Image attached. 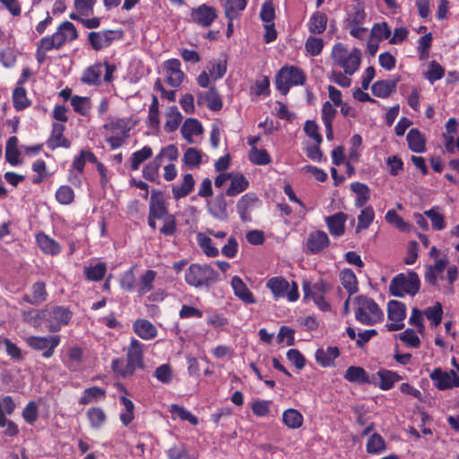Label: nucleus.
I'll return each mask as SVG.
<instances>
[{
    "instance_id": "obj_1",
    "label": "nucleus",
    "mask_w": 459,
    "mask_h": 459,
    "mask_svg": "<svg viewBox=\"0 0 459 459\" xmlns=\"http://www.w3.org/2000/svg\"><path fill=\"white\" fill-rule=\"evenodd\" d=\"M219 280V273L209 264H192L185 273L186 282L195 288H210Z\"/></svg>"
},
{
    "instance_id": "obj_2",
    "label": "nucleus",
    "mask_w": 459,
    "mask_h": 459,
    "mask_svg": "<svg viewBox=\"0 0 459 459\" xmlns=\"http://www.w3.org/2000/svg\"><path fill=\"white\" fill-rule=\"evenodd\" d=\"M356 305L355 318L365 325H374L384 318V314L375 300L365 295L354 299Z\"/></svg>"
},
{
    "instance_id": "obj_3",
    "label": "nucleus",
    "mask_w": 459,
    "mask_h": 459,
    "mask_svg": "<svg viewBox=\"0 0 459 459\" xmlns=\"http://www.w3.org/2000/svg\"><path fill=\"white\" fill-rule=\"evenodd\" d=\"M420 287V281L415 272L407 274L399 273L394 276L389 284V293L392 296L403 298L405 295L415 296Z\"/></svg>"
},
{
    "instance_id": "obj_4",
    "label": "nucleus",
    "mask_w": 459,
    "mask_h": 459,
    "mask_svg": "<svg viewBox=\"0 0 459 459\" xmlns=\"http://www.w3.org/2000/svg\"><path fill=\"white\" fill-rule=\"evenodd\" d=\"M306 81L305 72L295 65L282 66L275 77L276 88L284 96L288 94L290 87L304 85Z\"/></svg>"
},
{
    "instance_id": "obj_5",
    "label": "nucleus",
    "mask_w": 459,
    "mask_h": 459,
    "mask_svg": "<svg viewBox=\"0 0 459 459\" xmlns=\"http://www.w3.org/2000/svg\"><path fill=\"white\" fill-rule=\"evenodd\" d=\"M78 38V31L71 22H62L57 30L52 35L40 39V47L45 50L59 49L65 43L75 40Z\"/></svg>"
},
{
    "instance_id": "obj_6",
    "label": "nucleus",
    "mask_w": 459,
    "mask_h": 459,
    "mask_svg": "<svg viewBox=\"0 0 459 459\" xmlns=\"http://www.w3.org/2000/svg\"><path fill=\"white\" fill-rule=\"evenodd\" d=\"M132 128L128 118H116L104 125V129L109 134L106 142L112 150L121 147L129 137Z\"/></svg>"
},
{
    "instance_id": "obj_7",
    "label": "nucleus",
    "mask_w": 459,
    "mask_h": 459,
    "mask_svg": "<svg viewBox=\"0 0 459 459\" xmlns=\"http://www.w3.org/2000/svg\"><path fill=\"white\" fill-rule=\"evenodd\" d=\"M73 316V312L63 306H55L42 309L41 317L50 333H56L67 325Z\"/></svg>"
},
{
    "instance_id": "obj_8",
    "label": "nucleus",
    "mask_w": 459,
    "mask_h": 459,
    "mask_svg": "<svg viewBox=\"0 0 459 459\" xmlns=\"http://www.w3.org/2000/svg\"><path fill=\"white\" fill-rule=\"evenodd\" d=\"M266 287L272 291L276 299L287 297L290 301H296L299 297L298 284L292 281L290 289L288 281L281 276L270 278L266 282Z\"/></svg>"
},
{
    "instance_id": "obj_9",
    "label": "nucleus",
    "mask_w": 459,
    "mask_h": 459,
    "mask_svg": "<svg viewBox=\"0 0 459 459\" xmlns=\"http://www.w3.org/2000/svg\"><path fill=\"white\" fill-rule=\"evenodd\" d=\"M123 38V31L120 30H104L100 31H91L88 34V41L91 48L95 51H100L103 48H108L114 40L121 39Z\"/></svg>"
},
{
    "instance_id": "obj_10",
    "label": "nucleus",
    "mask_w": 459,
    "mask_h": 459,
    "mask_svg": "<svg viewBox=\"0 0 459 459\" xmlns=\"http://www.w3.org/2000/svg\"><path fill=\"white\" fill-rule=\"evenodd\" d=\"M60 342L59 335L29 336L26 338L28 346L35 351H44L42 356L46 359L53 356L54 351Z\"/></svg>"
},
{
    "instance_id": "obj_11",
    "label": "nucleus",
    "mask_w": 459,
    "mask_h": 459,
    "mask_svg": "<svg viewBox=\"0 0 459 459\" xmlns=\"http://www.w3.org/2000/svg\"><path fill=\"white\" fill-rule=\"evenodd\" d=\"M305 298H311L322 311H329L330 304L325 300L324 293L327 291V285L323 281L315 282L312 286L308 282L303 283Z\"/></svg>"
},
{
    "instance_id": "obj_12",
    "label": "nucleus",
    "mask_w": 459,
    "mask_h": 459,
    "mask_svg": "<svg viewBox=\"0 0 459 459\" xmlns=\"http://www.w3.org/2000/svg\"><path fill=\"white\" fill-rule=\"evenodd\" d=\"M126 364L133 374L137 369L144 368L143 344L137 339L133 338L126 351Z\"/></svg>"
},
{
    "instance_id": "obj_13",
    "label": "nucleus",
    "mask_w": 459,
    "mask_h": 459,
    "mask_svg": "<svg viewBox=\"0 0 459 459\" xmlns=\"http://www.w3.org/2000/svg\"><path fill=\"white\" fill-rule=\"evenodd\" d=\"M330 238L324 230H315L309 233L306 241L307 254L317 255L330 246Z\"/></svg>"
},
{
    "instance_id": "obj_14",
    "label": "nucleus",
    "mask_w": 459,
    "mask_h": 459,
    "mask_svg": "<svg viewBox=\"0 0 459 459\" xmlns=\"http://www.w3.org/2000/svg\"><path fill=\"white\" fill-rule=\"evenodd\" d=\"M216 18V9L205 4L191 11L192 22L204 28L210 27Z\"/></svg>"
},
{
    "instance_id": "obj_15",
    "label": "nucleus",
    "mask_w": 459,
    "mask_h": 459,
    "mask_svg": "<svg viewBox=\"0 0 459 459\" xmlns=\"http://www.w3.org/2000/svg\"><path fill=\"white\" fill-rule=\"evenodd\" d=\"M230 286L234 295L244 304L252 305L256 303L254 294L239 276L235 275L231 278Z\"/></svg>"
},
{
    "instance_id": "obj_16",
    "label": "nucleus",
    "mask_w": 459,
    "mask_h": 459,
    "mask_svg": "<svg viewBox=\"0 0 459 459\" xmlns=\"http://www.w3.org/2000/svg\"><path fill=\"white\" fill-rule=\"evenodd\" d=\"M149 214L158 220H161L169 214L163 194L160 190H152V192Z\"/></svg>"
},
{
    "instance_id": "obj_17",
    "label": "nucleus",
    "mask_w": 459,
    "mask_h": 459,
    "mask_svg": "<svg viewBox=\"0 0 459 459\" xmlns=\"http://www.w3.org/2000/svg\"><path fill=\"white\" fill-rule=\"evenodd\" d=\"M180 67V61L176 58L169 59L164 64V69L167 74V82L171 87H178L184 80L185 74Z\"/></svg>"
},
{
    "instance_id": "obj_18",
    "label": "nucleus",
    "mask_w": 459,
    "mask_h": 459,
    "mask_svg": "<svg viewBox=\"0 0 459 459\" xmlns=\"http://www.w3.org/2000/svg\"><path fill=\"white\" fill-rule=\"evenodd\" d=\"M65 126L64 124L53 123L52 131L49 138L47 141V145L50 150H55L59 147L69 148L71 142L64 136Z\"/></svg>"
},
{
    "instance_id": "obj_19",
    "label": "nucleus",
    "mask_w": 459,
    "mask_h": 459,
    "mask_svg": "<svg viewBox=\"0 0 459 459\" xmlns=\"http://www.w3.org/2000/svg\"><path fill=\"white\" fill-rule=\"evenodd\" d=\"M204 102L206 103L207 108L212 111H219L222 108L223 106L222 99L213 86L211 87L205 93L198 94V105H202Z\"/></svg>"
},
{
    "instance_id": "obj_20",
    "label": "nucleus",
    "mask_w": 459,
    "mask_h": 459,
    "mask_svg": "<svg viewBox=\"0 0 459 459\" xmlns=\"http://www.w3.org/2000/svg\"><path fill=\"white\" fill-rule=\"evenodd\" d=\"M348 215L342 212L325 218V223L332 236L341 237L345 232V222Z\"/></svg>"
},
{
    "instance_id": "obj_21",
    "label": "nucleus",
    "mask_w": 459,
    "mask_h": 459,
    "mask_svg": "<svg viewBox=\"0 0 459 459\" xmlns=\"http://www.w3.org/2000/svg\"><path fill=\"white\" fill-rule=\"evenodd\" d=\"M133 330L143 340H152L158 334L156 326L147 319H136L133 324Z\"/></svg>"
},
{
    "instance_id": "obj_22",
    "label": "nucleus",
    "mask_w": 459,
    "mask_h": 459,
    "mask_svg": "<svg viewBox=\"0 0 459 459\" xmlns=\"http://www.w3.org/2000/svg\"><path fill=\"white\" fill-rule=\"evenodd\" d=\"M344 378L351 383L357 384H376V376L368 377L366 370L361 367L351 366L347 368Z\"/></svg>"
},
{
    "instance_id": "obj_23",
    "label": "nucleus",
    "mask_w": 459,
    "mask_h": 459,
    "mask_svg": "<svg viewBox=\"0 0 459 459\" xmlns=\"http://www.w3.org/2000/svg\"><path fill=\"white\" fill-rule=\"evenodd\" d=\"M400 77L392 80L377 81L371 86L372 93L377 98H387L392 92L395 91Z\"/></svg>"
},
{
    "instance_id": "obj_24",
    "label": "nucleus",
    "mask_w": 459,
    "mask_h": 459,
    "mask_svg": "<svg viewBox=\"0 0 459 459\" xmlns=\"http://www.w3.org/2000/svg\"><path fill=\"white\" fill-rule=\"evenodd\" d=\"M374 376H376L375 385H377L382 390L391 389L396 382L402 379L397 373L387 369H380Z\"/></svg>"
},
{
    "instance_id": "obj_25",
    "label": "nucleus",
    "mask_w": 459,
    "mask_h": 459,
    "mask_svg": "<svg viewBox=\"0 0 459 459\" xmlns=\"http://www.w3.org/2000/svg\"><path fill=\"white\" fill-rule=\"evenodd\" d=\"M31 295L25 294L22 299L30 305H39L47 299L48 293L43 281H37L31 287Z\"/></svg>"
},
{
    "instance_id": "obj_26",
    "label": "nucleus",
    "mask_w": 459,
    "mask_h": 459,
    "mask_svg": "<svg viewBox=\"0 0 459 459\" xmlns=\"http://www.w3.org/2000/svg\"><path fill=\"white\" fill-rule=\"evenodd\" d=\"M37 243L45 254L56 255L61 252V246L55 239L45 233H39L36 236Z\"/></svg>"
},
{
    "instance_id": "obj_27",
    "label": "nucleus",
    "mask_w": 459,
    "mask_h": 459,
    "mask_svg": "<svg viewBox=\"0 0 459 459\" xmlns=\"http://www.w3.org/2000/svg\"><path fill=\"white\" fill-rule=\"evenodd\" d=\"M429 377L438 390H447L453 387L451 370L446 372L437 368L430 373Z\"/></svg>"
},
{
    "instance_id": "obj_28",
    "label": "nucleus",
    "mask_w": 459,
    "mask_h": 459,
    "mask_svg": "<svg viewBox=\"0 0 459 459\" xmlns=\"http://www.w3.org/2000/svg\"><path fill=\"white\" fill-rule=\"evenodd\" d=\"M107 396L106 390L99 386L86 388L79 399V404L87 405L91 403L104 400Z\"/></svg>"
},
{
    "instance_id": "obj_29",
    "label": "nucleus",
    "mask_w": 459,
    "mask_h": 459,
    "mask_svg": "<svg viewBox=\"0 0 459 459\" xmlns=\"http://www.w3.org/2000/svg\"><path fill=\"white\" fill-rule=\"evenodd\" d=\"M247 0H226L223 4L225 16L233 21L239 17L240 13L246 8Z\"/></svg>"
},
{
    "instance_id": "obj_30",
    "label": "nucleus",
    "mask_w": 459,
    "mask_h": 459,
    "mask_svg": "<svg viewBox=\"0 0 459 459\" xmlns=\"http://www.w3.org/2000/svg\"><path fill=\"white\" fill-rule=\"evenodd\" d=\"M340 281L342 287L350 296L359 290V282L356 274L351 269H344L340 273Z\"/></svg>"
},
{
    "instance_id": "obj_31",
    "label": "nucleus",
    "mask_w": 459,
    "mask_h": 459,
    "mask_svg": "<svg viewBox=\"0 0 459 459\" xmlns=\"http://www.w3.org/2000/svg\"><path fill=\"white\" fill-rule=\"evenodd\" d=\"M182 136L189 143H193V135H198L203 133L201 123L195 118H187L180 130Z\"/></svg>"
},
{
    "instance_id": "obj_32",
    "label": "nucleus",
    "mask_w": 459,
    "mask_h": 459,
    "mask_svg": "<svg viewBox=\"0 0 459 459\" xmlns=\"http://www.w3.org/2000/svg\"><path fill=\"white\" fill-rule=\"evenodd\" d=\"M340 356L337 347H327L326 350L318 349L316 352V359L322 367L333 365V360Z\"/></svg>"
},
{
    "instance_id": "obj_33",
    "label": "nucleus",
    "mask_w": 459,
    "mask_h": 459,
    "mask_svg": "<svg viewBox=\"0 0 459 459\" xmlns=\"http://www.w3.org/2000/svg\"><path fill=\"white\" fill-rule=\"evenodd\" d=\"M406 140L408 142L409 148L412 152L418 153L425 152V138L418 129H411L407 134Z\"/></svg>"
},
{
    "instance_id": "obj_34",
    "label": "nucleus",
    "mask_w": 459,
    "mask_h": 459,
    "mask_svg": "<svg viewBox=\"0 0 459 459\" xmlns=\"http://www.w3.org/2000/svg\"><path fill=\"white\" fill-rule=\"evenodd\" d=\"M12 100L13 108L17 111L24 110L31 105V101L28 99L26 89L23 86L16 85L13 91Z\"/></svg>"
},
{
    "instance_id": "obj_35",
    "label": "nucleus",
    "mask_w": 459,
    "mask_h": 459,
    "mask_svg": "<svg viewBox=\"0 0 459 459\" xmlns=\"http://www.w3.org/2000/svg\"><path fill=\"white\" fill-rule=\"evenodd\" d=\"M230 187L226 191L229 196H236L244 192L249 186L248 180L242 174L231 175Z\"/></svg>"
},
{
    "instance_id": "obj_36",
    "label": "nucleus",
    "mask_w": 459,
    "mask_h": 459,
    "mask_svg": "<svg viewBox=\"0 0 459 459\" xmlns=\"http://www.w3.org/2000/svg\"><path fill=\"white\" fill-rule=\"evenodd\" d=\"M351 190L357 195L355 200L356 207H363L370 199V190L366 184L354 182L351 185Z\"/></svg>"
},
{
    "instance_id": "obj_37",
    "label": "nucleus",
    "mask_w": 459,
    "mask_h": 459,
    "mask_svg": "<svg viewBox=\"0 0 459 459\" xmlns=\"http://www.w3.org/2000/svg\"><path fill=\"white\" fill-rule=\"evenodd\" d=\"M344 63L340 67L343 68L346 74L352 75L359 69L361 63L360 50L357 48H353L347 59L344 60Z\"/></svg>"
},
{
    "instance_id": "obj_38",
    "label": "nucleus",
    "mask_w": 459,
    "mask_h": 459,
    "mask_svg": "<svg viewBox=\"0 0 459 459\" xmlns=\"http://www.w3.org/2000/svg\"><path fill=\"white\" fill-rule=\"evenodd\" d=\"M387 316L390 321H403L406 317V306L398 300H390L387 304Z\"/></svg>"
},
{
    "instance_id": "obj_39",
    "label": "nucleus",
    "mask_w": 459,
    "mask_h": 459,
    "mask_svg": "<svg viewBox=\"0 0 459 459\" xmlns=\"http://www.w3.org/2000/svg\"><path fill=\"white\" fill-rule=\"evenodd\" d=\"M327 16L320 12L312 14L308 22V30L313 34H321L326 29Z\"/></svg>"
},
{
    "instance_id": "obj_40",
    "label": "nucleus",
    "mask_w": 459,
    "mask_h": 459,
    "mask_svg": "<svg viewBox=\"0 0 459 459\" xmlns=\"http://www.w3.org/2000/svg\"><path fill=\"white\" fill-rule=\"evenodd\" d=\"M166 117L165 131L168 133L176 131L182 121V116L178 108L176 106L169 107L166 112Z\"/></svg>"
},
{
    "instance_id": "obj_41",
    "label": "nucleus",
    "mask_w": 459,
    "mask_h": 459,
    "mask_svg": "<svg viewBox=\"0 0 459 459\" xmlns=\"http://www.w3.org/2000/svg\"><path fill=\"white\" fill-rule=\"evenodd\" d=\"M195 180L191 174H186L183 178V183L179 186H173L172 193L175 199H180L188 195L193 190Z\"/></svg>"
},
{
    "instance_id": "obj_42",
    "label": "nucleus",
    "mask_w": 459,
    "mask_h": 459,
    "mask_svg": "<svg viewBox=\"0 0 459 459\" xmlns=\"http://www.w3.org/2000/svg\"><path fill=\"white\" fill-rule=\"evenodd\" d=\"M375 219V212L372 206L364 207L358 216V224L356 233H359L363 230L368 229Z\"/></svg>"
},
{
    "instance_id": "obj_43",
    "label": "nucleus",
    "mask_w": 459,
    "mask_h": 459,
    "mask_svg": "<svg viewBox=\"0 0 459 459\" xmlns=\"http://www.w3.org/2000/svg\"><path fill=\"white\" fill-rule=\"evenodd\" d=\"M157 273L153 270H147L141 277L138 283L137 292L143 296L153 289Z\"/></svg>"
},
{
    "instance_id": "obj_44",
    "label": "nucleus",
    "mask_w": 459,
    "mask_h": 459,
    "mask_svg": "<svg viewBox=\"0 0 459 459\" xmlns=\"http://www.w3.org/2000/svg\"><path fill=\"white\" fill-rule=\"evenodd\" d=\"M20 152L18 150V138L12 136L7 140L5 147V159L11 165H18Z\"/></svg>"
},
{
    "instance_id": "obj_45",
    "label": "nucleus",
    "mask_w": 459,
    "mask_h": 459,
    "mask_svg": "<svg viewBox=\"0 0 459 459\" xmlns=\"http://www.w3.org/2000/svg\"><path fill=\"white\" fill-rule=\"evenodd\" d=\"M162 160L160 157H155L151 162L143 167V177L151 182H156L159 178V169L161 166Z\"/></svg>"
},
{
    "instance_id": "obj_46",
    "label": "nucleus",
    "mask_w": 459,
    "mask_h": 459,
    "mask_svg": "<svg viewBox=\"0 0 459 459\" xmlns=\"http://www.w3.org/2000/svg\"><path fill=\"white\" fill-rule=\"evenodd\" d=\"M386 449L385 441L384 438L377 434V432H374L373 435H371L368 440L367 443V451L369 454H381L385 452Z\"/></svg>"
},
{
    "instance_id": "obj_47",
    "label": "nucleus",
    "mask_w": 459,
    "mask_h": 459,
    "mask_svg": "<svg viewBox=\"0 0 459 459\" xmlns=\"http://www.w3.org/2000/svg\"><path fill=\"white\" fill-rule=\"evenodd\" d=\"M258 201L255 194L248 193L244 195L237 204V210L242 220H247V213L249 207Z\"/></svg>"
},
{
    "instance_id": "obj_48",
    "label": "nucleus",
    "mask_w": 459,
    "mask_h": 459,
    "mask_svg": "<svg viewBox=\"0 0 459 459\" xmlns=\"http://www.w3.org/2000/svg\"><path fill=\"white\" fill-rule=\"evenodd\" d=\"M282 420L288 428L298 429L302 424L303 416L295 409H288L283 412Z\"/></svg>"
},
{
    "instance_id": "obj_49",
    "label": "nucleus",
    "mask_w": 459,
    "mask_h": 459,
    "mask_svg": "<svg viewBox=\"0 0 459 459\" xmlns=\"http://www.w3.org/2000/svg\"><path fill=\"white\" fill-rule=\"evenodd\" d=\"M249 160L255 165H267L272 162L271 156L264 149H258L257 147L251 148Z\"/></svg>"
},
{
    "instance_id": "obj_50",
    "label": "nucleus",
    "mask_w": 459,
    "mask_h": 459,
    "mask_svg": "<svg viewBox=\"0 0 459 459\" xmlns=\"http://www.w3.org/2000/svg\"><path fill=\"white\" fill-rule=\"evenodd\" d=\"M101 69L100 65L88 67L82 77V82L89 85H99L100 83Z\"/></svg>"
},
{
    "instance_id": "obj_51",
    "label": "nucleus",
    "mask_w": 459,
    "mask_h": 459,
    "mask_svg": "<svg viewBox=\"0 0 459 459\" xmlns=\"http://www.w3.org/2000/svg\"><path fill=\"white\" fill-rule=\"evenodd\" d=\"M170 412L173 418L178 417L183 421L190 422L193 426L198 423V419L183 406L173 404Z\"/></svg>"
},
{
    "instance_id": "obj_52",
    "label": "nucleus",
    "mask_w": 459,
    "mask_h": 459,
    "mask_svg": "<svg viewBox=\"0 0 459 459\" xmlns=\"http://www.w3.org/2000/svg\"><path fill=\"white\" fill-rule=\"evenodd\" d=\"M152 155V150L149 146H144L140 151L134 152L131 157V169L137 170L140 165L151 158Z\"/></svg>"
},
{
    "instance_id": "obj_53",
    "label": "nucleus",
    "mask_w": 459,
    "mask_h": 459,
    "mask_svg": "<svg viewBox=\"0 0 459 459\" xmlns=\"http://www.w3.org/2000/svg\"><path fill=\"white\" fill-rule=\"evenodd\" d=\"M15 409V403L9 395L0 400V428H4L7 422L4 413L12 414Z\"/></svg>"
},
{
    "instance_id": "obj_54",
    "label": "nucleus",
    "mask_w": 459,
    "mask_h": 459,
    "mask_svg": "<svg viewBox=\"0 0 459 459\" xmlns=\"http://www.w3.org/2000/svg\"><path fill=\"white\" fill-rule=\"evenodd\" d=\"M107 272V266L104 263H98L93 266L85 268V277L89 281H100Z\"/></svg>"
},
{
    "instance_id": "obj_55",
    "label": "nucleus",
    "mask_w": 459,
    "mask_h": 459,
    "mask_svg": "<svg viewBox=\"0 0 459 459\" xmlns=\"http://www.w3.org/2000/svg\"><path fill=\"white\" fill-rule=\"evenodd\" d=\"M87 417L92 428H100L106 420V414L100 407H92L88 410Z\"/></svg>"
},
{
    "instance_id": "obj_56",
    "label": "nucleus",
    "mask_w": 459,
    "mask_h": 459,
    "mask_svg": "<svg viewBox=\"0 0 459 459\" xmlns=\"http://www.w3.org/2000/svg\"><path fill=\"white\" fill-rule=\"evenodd\" d=\"M183 162L190 167H198L202 162V152L195 148H187L184 153Z\"/></svg>"
},
{
    "instance_id": "obj_57",
    "label": "nucleus",
    "mask_w": 459,
    "mask_h": 459,
    "mask_svg": "<svg viewBox=\"0 0 459 459\" xmlns=\"http://www.w3.org/2000/svg\"><path fill=\"white\" fill-rule=\"evenodd\" d=\"M424 315L431 321L432 325L437 326L442 321V305L439 302H437L433 307H427L424 310Z\"/></svg>"
},
{
    "instance_id": "obj_58",
    "label": "nucleus",
    "mask_w": 459,
    "mask_h": 459,
    "mask_svg": "<svg viewBox=\"0 0 459 459\" xmlns=\"http://www.w3.org/2000/svg\"><path fill=\"white\" fill-rule=\"evenodd\" d=\"M111 368L117 376L123 378H127L134 375L128 365L122 359H114L111 362Z\"/></svg>"
},
{
    "instance_id": "obj_59",
    "label": "nucleus",
    "mask_w": 459,
    "mask_h": 459,
    "mask_svg": "<svg viewBox=\"0 0 459 459\" xmlns=\"http://www.w3.org/2000/svg\"><path fill=\"white\" fill-rule=\"evenodd\" d=\"M154 377L162 384H169L173 378V370L169 364H162L154 371Z\"/></svg>"
},
{
    "instance_id": "obj_60",
    "label": "nucleus",
    "mask_w": 459,
    "mask_h": 459,
    "mask_svg": "<svg viewBox=\"0 0 459 459\" xmlns=\"http://www.w3.org/2000/svg\"><path fill=\"white\" fill-rule=\"evenodd\" d=\"M41 310L29 309L22 312V319L24 322L30 324L35 328H39L43 324V318L41 317Z\"/></svg>"
},
{
    "instance_id": "obj_61",
    "label": "nucleus",
    "mask_w": 459,
    "mask_h": 459,
    "mask_svg": "<svg viewBox=\"0 0 459 459\" xmlns=\"http://www.w3.org/2000/svg\"><path fill=\"white\" fill-rule=\"evenodd\" d=\"M348 49L342 43H337L333 46L331 56L333 60L334 65L341 66L344 65V60L349 56Z\"/></svg>"
},
{
    "instance_id": "obj_62",
    "label": "nucleus",
    "mask_w": 459,
    "mask_h": 459,
    "mask_svg": "<svg viewBox=\"0 0 459 459\" xmlns=\"http://www.w3.org/2000/svg\"><path fill=\"white\" fill-rule=\"evenodd\" d=\"M324 48V41L322 39L316 37H308L305 43L306 51L313 56H318Z\"/></svg>"
},
{
    "instance_id": "obj_63",
    "label": "nucleus",
    "mask_w": 459,
    "mask_h": 459,
    "mask_svg": "<svg viewBox=\"0 0 459 459\" xmlns=\"http://www.w3.org/2000/svg\"><path fill=\"white\" fill-rule=\"evenodd\" d=\"M445 69L436 61L430 62L429 70L425 73V78L431 83L443 78Z\"/></svg>"
},
{
    "instance_id": "obj_64",
    "label": "nucleus",
    "mask_w": 459,
    "mask_h": 459,
    "mask_svg": "<svg viewBox=\"0 0 459 459\" xmlns=\"http://www.w3.org/2000/svg\"><path fill=\"white\" fill-rule=\"evenodd\" d=\"M71 104L73 106L74 110L82 116H85L89 113L90 110V101L86 97L74 96L71 98Z\"/></svg>"
}]
</instances>
